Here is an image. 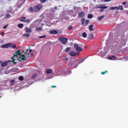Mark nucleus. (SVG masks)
Returning <instances> with one entry per match:
<instances>
[{
    "instance_id": "nucleus-36",
    "label": "nucleus",
    "mask_w": 128,
    "mask_h": 128,
    "mask_svg": "<svg viewBox=\"0 0 128 128\" xmlns=\"http://www.w3.org/2000/svg\"><path fill=\"white\" fill-rule=\"evenodd\" d=\"M30 12H34V8L32 7L30 8Z\"/></svg>"
},
{
    "instance_id": "nucleus-30",
    "label": "nucleus",
    "mask_w": 128,
    "mask_h": 128,
    "mask_svg": "<svg viewBox=\"0 0 128 128\" xmlns=\"http://www.w3.org/2000/svg\"><path fill=\"white\" fill-rule=\"evenodd\" d=\"M10 14H6L5 18H10Z\"/></svg>"
},
{
    "instance_id": "nucleus-54",
    "label": "nucleus",
    "mask_w": 128,
    "mask_h": 128,
    "mask_svg": "<svg viewBox=\"0 0 128 128\" xmlns=\"http://www.w3.org/2000/svg\"><path fill=\"white\" fill-rule=\"evenodd\" d=\"M110 1H112V0H110Z\"/></svg>"
},
{
    "instance_id": "nucleus-47",
    "label": "nucleus",
    "mask_w": 128,
    "mask_h": 128,
    "mask_svg": "<svg viewBox=\"0 0 128 128\" xmlns=\"http://www.w3.org/2000/svg\"><path fill=\"white\" fill-rule=\"evenodd\" d=\"M126 2H124L123 3H122V5H124H124H126Z\"/></svg>"
},
{
    "instance_id": "nucleus-5",
    "label": "nucleus",
    "mask_w": 128,
    "mask_h": 128,
    "mask_svg": "<svg viewBox=\"0 0 128 128\" xmlns=\"http://www.w3.org/2000/svg\"><path fill=\"white\" fill-rule=\"evenodd\" d=\"M104 4L100 5H96L94 7L95 8H101V9H106L108 8V6H104Z\"/></svg>"
},
{
    "instance_id": "nucleus-48",
    "label": "nucleus",
    "mask_w": 128,
    "mask_h": 128,
    "mask_svg": "<svg viewBox=\"0 0 128 128\" xmlns=\"http://www.w3.org/2000/svg\"><path fill=\"white\" fill-rule=\"evenodd\" d=\"M64 60H66V61H68V58H64Z\"/></svg>"
},
{
    "instance_id": "nucleus-44",
    "label": "nucleus",
    "mask_w": 128,
    "mask_h": 128,
    "mask_svg": "<svg viewBox=\"0 0 128 128\" xmlns=\"http://www.w3.org/2000/svg\"><path fill=\"white\" fill-rule=\"evenodd\" d=\"M118 14V11H116L115 13V16H116Z\"/></svg>"
},
{
    "instance_id": "nucleus-25",
    "label": "nucleus",
    "mask_w": 128,
    "mask_h": 128,
    "mask_svg": "<svg viewBox=\"0 0 128 128\" xmlns=\"http://www.w3.org/2000/svg\"><path fill=\"white\" fill-rule=\"evenodd\" d=\"M71 50V48H66V50H65V52H68L70 51Z\"/></svg>"
},
{
    "instance_id": "nucleus-35",
    "label": "nucleus",
    "mask_w": 128,
    "mask_h": 128,
    "mask_svg": "<svg viewBox=\"0 0 128 128\" xmlns=\"http://www.w3.org/2000/svg\"><path fill=\"white\" fill-rule=\"evenodd\" d=\"M12 48H16V45L14 44H13L11 45L10 46Z\"/></svg>"
},
{
    "instance_id": "nucleus-39",
    "label": "nucleus",
    "mask_w": 128,
    "mask_h": 128,
    "mask_svg": "<svg viewBox=\"0 0 128 128\" xmlns=\"http://www.w3.org/2000/svg\"><path fill=\"white\" fill-rule=\"evenodd\" d=\"M25 22H27V23H28V22H30V20H28V19H27V20H25Z\"/></svg>"
},
{
    "instance_id": "nucleus-23",
    "label": "nucleus",
    "mask_w": 128,
    "mask_h": 128,
    "mask_svg": "<svg viewBox=\"0 0 128 128\" xmlns=\"http://www.w3.org/2000/svg\"><path fill=\"white\" fill-rule=\"evenodd\" d=\"M82 37L84 38H86L87 37V34L86 32H84L82 34Z\"/></svg>"
},
{
    "instance_id": "nucleus-10",
    "label": "nucleus",
    "mask_w": 128,
    "mask_h": 128,
    "mask_svg": "<svg viewBox=\"0 0 128 128\" xmlns=\"http://www.w3.org/2000/svg\"><path fill=\"white\" fill-rule=\"evenodd\" d=\"M84 16H85V13L83 12H80L78 14V16L80 18H84Z\"/></svg>"
},
{
    "instance_id": "nucleus-22",
    "label": "nucleus",
    "mask_w": 128,
    "mask_h": 128,
    "mask_svg": "<svg viewBox=\"0 0 128 128\" xmlns=\"http://www.w3.org/2000/svg\"><path fill=\"white\" fill-rule=\"evenodd\" d=\"M117 10H124V8L123 6H119L118 8L117 7Z\"/></svg>"
},
{
    "instance_id": "nucleus-1",
    "label": "nucleus",
    "mask_w": 128,
    "mask_h": 128,
    "mask_svg": "<svg viewBox=\"0 0 128 128\" xmlns=\"http://www.w3.org/2000/svg\"><path fill=\"white\" fill-rule=\"evenodd\" d=\"M15 54H14L13 57L11 58L12 59V60H11V62H13L14 64H17V62L16 61L18 60V56H20V62L25 60H27V59H26V56H25V55H24V54H22V53L20 52V50L15 51Z\"/></svg>"
},
{
    "instance_id": "nucleus-14",
    "label": "nucleus",
    "mask_w": 128,
    "mask_h": 128,
    "mask_svg": "<svg viewBox=\"0 0 128 128\" xmlns=\"http://www.w3.org/2000/svg\"><path fill=\"white\" fill-rule=\"evenodd\" d=\"M104 18V15H103L102 16H99L98 18V20L99 21L102 20V18Z\"/></svg>"
},
{
    "instance_id": "nucleus-43",
    "label": "nucleus",
    "mask_w": 128,
    "mask_h": 128,
    "mask_svg": "<svg viewBox=\"0 0 128 128\" xmlns=\"http://www.w3.org/2000/svg\"><path fill=\"white\" fill-rule=\"evenodd\" d=\"M46 37V36H42L40 37V38H45Z\"/></svg>"
},
{
    "instance_id": "nucleus-34",
    "label": "nucleus",
    "mask_w": 128,
    "mask_h": 128,
    "mask_svg": "<svg viewBox=\"0 0 128 128\" xmlns=\"http://www.w3.org/2000/svg\"><path fill=\"white\" fill-rule=\"evenodd\" d=\"M36 30L38 32L42 31V28H36Z\"/></svg>"
},
{
    "instance_id": "nucleus-53",
    "label": "nucleus",
    "mask_w": 128,
    "mask_h": 128,
    "mask_svg": "<svg viewBox=\"0 0 128 128\" xmlns=\"http://www.w3.org/2000/svg\"><path fill=\"white\" fill-rule=\"evenodd\" d=\"M30 48H28V49H30Z\"/></svg>"
},
{
    "instance_id": "nucleus-37",
    "label": "nucleus",
    "mask_w": 128,
    "mask_h": 128,
    "mask_svg": "<svg viewBox=\"0 0 128 128\" xmlns=\"http://www.w3.org/2000/svg\"><path fill=\"white\" fill-rule=\"evenodd\" d=\"M84 60H85V59H80V63L84 62Z\"/></svg>"
},
{
    "instance_id": "nucleus-40",
    "label": "nucleus",
    "mask_w": 128,
    "mask_h": 128,
    "mask_svg": "<svg viewBox=\"0 0 128 128\" xmlns=\"http://www.w3.org/2000/svg\"><path fill=\"white\" fill-rule=\"evenodd\" d=\"M8 24H6L5 25L4 27H3V28L4 29H6L8 27Z\"/></svg>"
},
{
    "instance_id": "nucleus-49",
    "label": "nucleus",
    "mask_w": 128,
    "mask_h": 128,
    "mask_svg": "<svg viewBox=\"0 0 128 128\" xmlns=\"http://www.w3.org/2000/svg\"><path fill=\"white\" fill-rule=\"evenodd\" d=\"M56 86H52V88H56Z\"/></svg>"
},
{
    "instance_id": "nucleus-52",
    "label": "nucleus",
    "mask_w": 128,
    "mask_h": 128,
    "mask_svg": "<svg viewBox=\"0 0 128 128\" xmlns=\"http://www.w3.org/2000/svg\"><path fill=\"white\" fill-rule=\"evenodd\" d=\"M127 14L128 15V12H127Z\"/></svg>"
},
{
    "instance_id": "nucleus-38",
    "label": "nucleus",
    "mask_w": 128,
    "mask_h": 128,
    "mask_svg": "<svg viewBox=\"0 0 128 128\" xmlns=\"http://www.w3.org/2000/svg\"><path fill=\"white\" fill-rule=\"evenodd\" d=\"M89 22H90V21H89V20H86V25H84V26H86V25H87L88 24H89Z\"/></svg>"
},
{
    "instance_id": "nucleus-31",
    "label": "nucleus",
    "mask_w": 128,
    "mask_h": 128,
    "mask_svg": "<svg viewBox=\"0 0 128 128\" xmlns=\"http://www.w3.org/2000/svg\"><path fill=\"white\" fill-rule=\"evenodd\" d=\"M108 72V70H106L104 72H101V74L102 75H104L106 74Z\"/></svg>"
},
{
    "instance_id": "nucleus-13",
    "label": "nucleus",
    "mask_w": 128,
    "mask_h": 128,
    "mask_svg": "<svg viewBox=\"0 0 128 128\" xmlns=\"http://www.w3.org/2000/svg\"><path fill=\"white\" fill-rule=\"evenodd\" d=\"M50 33L51 34H58V32L57 30H52L50 32Z\"/></svg>"
},
{
    "instance_id": "nucleus-27",
    "label": "nucleus",
    "mask_w": 128,
    "mask_h": 128,
    "mask_svg": "<svg viewBox=\"0 0 128 128\" xmlns=\"http://www.w3.org/2000/svg\"><path fill=\"white\" fill-rule=\"evenodd\" d=\"M24 80V78L22 76H20L18 78V80H20V81H22V80Z\"/></svg>"
},
{
    "instance_id": "nucleus-32",
    "label": "nucleus",
    "mask_w": 128,
    "mask_h": 128,
    "mask_svg": "<svg viewBox=\"0 0 128 128\" xmlns=\"http://www.w3.org/2000/svg\"><path fill=\"white\" fill-rule=\"evenodd\" d=\"M37 74H34L32 76V79H34L35 78Z\"/></svg>"
},
{
    "instance_id": "nucleus-19",
    "label": "nucleus",
    "mask_w": 128,
    "mask_h": 128,
    "mask_svg": "<svg viewBox=\"0 0 128 128\" xmlns=\"http://www.w3.org/2000/svg\"><path fill=\"white\" fill-rule=\"evenodd\" d=\"M24 26L23 24H18V28H22L24 27Z\"/></svg>"
},
{
    "instance_id": "nucleus-51",
    "label": "nucleus",
    "mask_w": 128,
    "mask_h": 128,
    "mask_svg": "<svg viewBox=\"0 0 128 128\" xmlns=\"http://www.w3.org/2000/svg\"><path fill=\"white\" fill-rule=\"evenodd\" d=\"M0 63H2V61H0Z\"/></svg>"
},
{
    "instance_id": "nucleus-50",
    "label": "nucleus",
    "mask_w": 128,
    "mask_h": 128,
    "mask_svg": "<svg viewBox=\"0 0 128 128\" xmlns=\"http://www.w3.org/2000/svg\"><path fill=\"white\" fill-rule=\"evenodd\" d=\"M14 70H18V68H15Z\"/></svg>"
},
{
    "instance_id": "nucleus-41",
    "label": "nucleus",
    "mask_w": 128,
    "mask_h": 128,
    "mask_svg": "<svg viewBox=\"0 0 128 128\" xmlns=\"http://www.w3.org/2000/svg\"><path fill=\"white\" fill-rule=\"evenodd\" d=\"M47 0H40L42 2H45Z\"/></svg>"
},
{
    "instance_id": "nucleus-3",
    "label": "nucleus",
    "mask_w": 128,
    "mask_h": 128,
    "mask_svg": "<svg viewBox=\"0 0 128 128\" xmlns=\"http://www.w3.org/2000/svg\"><path fill=\"white\" fill-rule=\"evenodd\" d=\"M58 40L62 42V44H66L68 42V38H64L63 36H60Z\"/></svg>"
},
{
    "instance_id": "nucleus-26",
    "label": "nucleus",
    "mask_w": 128,
    "mask_h": 128,
    "mask_svg": "<svg viewBox=\"0 0 128 128\" xmlns=\"http://www.w3.org/2000/svg\"><path fill=\"white\" fill-rule=\"evenodd\" d=\"M22 36V37H29L30 36V34H23Z\"/></svg>"
},
{
    "instance_id": "nucleus-17",
    "label": "nucleus",
    "mask_w": 128,
    "mask_h": 128,
    "mask_svg": "<svg viewBox=\"0 0 128 128\" xmlns=\"http://www.w3.org/2000/svg\"><path fill=\"white\" fill-rule=\"evenodd\" d=\"M25 32H26L28 33V32H32V30L30 28H26V30H25Z\"/></svg>"
},
{
    "instance_id": "nucleus-6",
    "label": "nucleus",
    "mask_w": 128,
    "mask_h": 128,
    "mask_svg": "<svg viewBox=\"0 0 128 128\" xmlns=\"http://www.w3.org/2000/svg\"><path fill=\"white\" fill-rule=\"evenodd\" d=\"M42 8V4H38V6H35L34 12H39Z\"/></svg>"
},
{
    "instance_id": "nucleus-18",
    "label": "nucleus",
    "mask_w": 128,
    "mask_h": 128,
    "mask_svg": "<svg viewBox=\"0 0 128 128\" xmlns=\"http://www.w3.org/2000/svg\"><path fill=\"white\" fill-rule=\"evenodd\" d=\"M26 18V17H22L19 20H20V22H25Z\"/></svg>"
},
{
    "instance_id": "nucleus-2",
    "label": "nucleus",
    "mask_w": 128,
    "mask_h": 128,
    "mask_svg": "<svg viewBox=\"0 0 128 128\" xmlns=\"http://www.w3.org/2000/svg\"><path fill=\"white\" fill-rule=\"evenodd\" d=\"M32 50H29L28 49L26 50V52H24V54H25V56H26V57H27V58L30 60V57H32L34 56V54L33 53H32ZM31 53V54H30Z\"/></svg>"
},
{
    "instance_id": "nucleus-33",
    "label": "nucleus",
    "mask_w": 128,
    "mask_h": 128,
    "mask_svg": "<svg viewBox=\"0 0 128 128\" xmlns=\"http://www.w3.org/2000/svg\"><path fill=\"white\" fill-rule=\"evenodd\" d=\"M72 28H73V26H68V30H72Z\"/></svg>"
},
{
    "instance_id": "nucleus-46",
    "label": "nucleus",
    "mask_w": 128,
    "mask_h": 128,
    "mask_svg": "<svg viewBox=\"0 0 128 128\" xmlns=\"http://www.w3.org/2000/svg\"><path fill=\"white\" fill-rule=\"evenodd\" d=\"M100 12H104V10L103 9H101V10H100Z\"/></svg>"
},
{
    "instance_id": "nucleus-12",
    "label": "nucleus",
    "mask_w": 128,
    "mask_h": 128,
    "mask_svg": "<svg viewBox=\"0 0 128 128\" xmlns=\"http://www.w3.org/2000/svg\"><path fill=\"white\" fill-rule=\"evenodd\" d=\"M88 29L90 30V31H93L94 30V25L91 24L88 26Z\"/></svg>"
},
{
    "instance_id": "nucleus-9",
    "label": "nucleus",
    "mask_w": 128,
    "mask_h": 128,
    "mask_svg": "<svg viewBox=\"0 0 128 128\" xmlns=\"http://www.w3.org/2000/svg\"><path fill=\"white\" fill-rule=\"evenodd\" d=\"M12 46V44L11 43H8V44H6L2 45V48H6L10 47H11Z\"/></svg>"
},
{
    "instance_id": "nucleus-42",
    "label": "nucleus",
    "mask_w": 128,
    "mask_h": 128,
    "mask_svg": "<svg viewBox=\"0 0 128 128\" xmlns=\"http://www.w3.org/2000/svg\"><path fill=\"white\" fill-rule=\"evenodd\" d=\"M110 2V0H104V2Z\"/></svg>"
},
{
    "instance_id": "nucleus-11",
    "label": "nucleus",
    "mask_w": 128,
    "mask_h": 128,
    "mask_svg": "<svg viewBox=\"0 0 128 128\" xmlns=\"http://www.w3.org/2000/svg\"><path fill=\"white\" fill-rule=\"evenodd\" d=\"M94 38V34L92 33H90L88 35V40H92Z\"/></svg>"
},
{
    "instance_id": "nucleus-4",
    "label": "nucleus",
    "mask_w": 128,
    "mask_h": 128,
    "mask_svg": "<svg viewBox=\"0 0 128 128\" xmlns=\"http://www.w3.org/2000/svg\"><path fill=\"white\" fill-rule=\"evenodd\" d=\"M74 48H76V51L78 52H82L83 51V49L79 46V44H74Z\"/></svg>"
},
{
    "instance_id": "nucleus-28",
    "label": "nucleus",
    "mask_w": 128,
    "mask_h": 128,
    "mask_svg": "<svg viewBox=\"0 0 128 128\" xmlns=\"http://www.w3.org/2000/svg\"><path fill=\"white\" fill-rule=\"evenodd\" d=\"M88 18H92L93 15L92 14H89L88 15Z\"/></svg>"
},
{
    "instance_id": "nucleus-20",
    "label": "nucleus",
    "mask_w": 128,
    "mask_h": 128,
    "mask_svg": "<svg viewBox=\"0 0 128 128\" xmlns=\"http://www.w3.org/2000/svg\"><path fill=\"white\" fill-rule=\"evenodd\" d=\"M81 64L80 62H76V63H75V64H74L75 65L74 66V68H77V67L78 66L79 64Z\"/></svg>"
},
{
    "instance_id": "nucleus-29",
    "label": "nucleus",
    "mask_w": 128,
    "mask_h": 128,
    "mask_svg": "<svg viewBox=\"0 0 128 128\" xmlns=\"http://www.w3.org/2000/svg\"><path fill=\"white\" fill-rule=\"evenodd\" d=\"M118 8L117 6L111 7L110 8V10H115Z\"/></svg>"
},
{
    "instance_id": "nucleus-7",
    "label": "nucleus",
    "mask_w": 128,
    "mask_h": 128,
    "mask_svg": "<svg viewBox=\"0 0 128 128\" xmlns=\"http://www.w3.org/2000/svg\"><path fill=\"white\" fill-rule=\"evenodd\" d=\"M80 54V52H78L77 53L76 52H70V55L71 56H76L78 55H79Z\"/></svg>"
},
{
    "instance_id": "nucleus-24",
    "label": "nucleus",
    "mask_w": 128,
    "mask_h": 128,
    "mask_svg": "<svg viewBox=\"0 0 128 128\" xmlns=\"http://www.w3.org/2000/svg\"><path fill=\"white\" fill-rule=\"evenodd\" d=\"M15 82V80H10V86H14V82Z\"/></svg>"
},
{
    "instance_id": "nucleus-15",
    "label": "nucleus",
    "mask_w": 128,
    "mask_h": 128,
    "mask_svg": "<svg viewBox=\"0 0 128 128\" xmlns=\"http://www.w3.org/2000/svg\"><path fill=\"white\" fill-rule=\"evenodd\" d=\"M82 24L84 25L86 22V19L84 18H82L81 20Z\"/></svg>"
},
{
    "instance_id": "nucleus-8",
    "label": "nucleus",
    "mask_w": 128,
    "mask_h": 128,
    "mask_svg": "<svg viewBox=\"0 0 128 128\" xmlns=\"http://www.w3.org/2000/svg\"><path fill=\"white\" fill-rule=\"evenodd\" d=\"M12 62L10 60H8V62L7 61H5L4 62H2V63L1 64V66L2 67H5V66H6L8 64V62Z\"/></svg>"
},
{
    "instance_id": "nucleus-16",
    "label": "nucleus",
    "mask_w": 128,
    "mask_h": 128,
    "mask_svg": "<svg viewBox=\"0 0 128 128\" xmlns=\"http://www.w3.org/2000/svg\"><path fill=\"white\" fill-rule=\"evenodd\" d=\"M116 58V56H114V55H112V56H109V59L112 60H115Z\"/></svg>"
},
{
    "instance_id": "nucleus-45",
    "label": "nucleus",
    "mask_w": 128,
    "mask_h": 128,
    "mask_svg": "<svg viewBox=\"0 0 128 128\" xmlns=\"http://www.w3.org/2000/svg\"><path fill=\"white\" fill-rule=\"evenodd\" d=\"M1 35L2 36H4V32H2V34H1Z\"/></svg>"
},
{
    "instance_id": "nucleus-21",
    "label": "nucleus",
    "mask_w": 128,
    "mask_h": 128,
    "mask_svg": "<svg viewBox=\"0 0 128 128\" xmlns=\"http://www.w3.org/2000/svg\"><path fill=\"white\" fill-rule=\"evenodd\" d=\"M52 69H48L47 70H46V73L47 74H51L52 73Z\"/></svg>"
}]
</instances>
